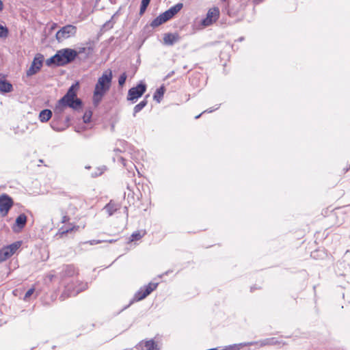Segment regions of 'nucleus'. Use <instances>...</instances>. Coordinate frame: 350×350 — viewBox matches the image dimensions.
Here are the masks:
<instances>
[{
	"label": "nucleus",
	"instance_id": "obj_10",
	"mask_svg": "<svg viewBox=\"0 0 350 350\" xmlns=\"http://www.w3.org/2000/svg\"><path fill=\"white\" fill-rule=\"evenodd\" d=\"M42 62H43V56L41 55H37L33 58V60L30 67L26 72L27 76L31 77V76L36 74L40 70V68L42 66Z\"/></svg>",
	"mask_w": 350,
	"mask_h": 350
},
{
	"label": "nucleus",
	"instance_id": "obj_31",
	"mask_svg": "<svg viewBox=\"0 0 350 350\" xmlns=\"http://www.w3.org/2000/svg\"><path fill=\"white\" fill-rule=\"evenodd\" d=\"M104 242V241L103 240H90V241H85V242H83V244H90L91 245H96V244H98V243H101Z\"/></svg>",
	"mask_w": 350,
	"mask_h": 350
},
{
	"label": "nucleus",
	"instance_id": "obj_4",
	"mask_svg": "<svg viewBox=\"0 0 350 350\" xmlns=\"http://www.w3.org/2000/svg\"><path fill=\"white\" fill-rule=\"evenodd\" d=\"M88 288V284L79 281H76L75 283L68 284L65 286V291L61 297H72L75 296L80 292L85 290Z\"/></svg>",
	"mask_w": 350,
	"mask_h": 350
},
{
	"label": "nucleus",
	"instance_id": "obj_29",
	"mask_svg": "<svg viewBox=\"0 0 350 350\" xmlns=\"http://www.w3.org/2000/svg\"><path fill=\"white\" fill-rule=\"evenodd\" d=\"M79 228V226H73L72 228H61L60 230L62 231L61 233L62 234H68V232L75 230H77Z\"/></svg>",
	"mask_w": 350,
	"mask_h": 350
},
{
	"label": "nucleus",
	"instance_id": "obj_40",
	"mask_svg": "<svg viewBox=\"0 0 350 350\" xmlns=\"http://www.w3.org/2000/svg\"><path fill=\"white\" fill-rule=\"evenodd\" d=\"M273 342H264L263 345H265L273 344Z\"/></svg>",
	"mask_w": 350,
	"mask_h": 350
},
{
	"label": "nucleus",
	"instance_id": "obj_13",
	"mask_svg": "<svg viewBox=\"0 0 350 350\" xmlns=\"http://www.w3.org/2000/svg\"><path fill=\"white\" fill-rule=\"evenodd\" d=\"M180 39L178 33H165L163 36V42L166 45L172 46Z\"/></svg>",
	"mask_w": 350,
	"mask_h": 350
},
{
	"label": "nucleus",
	"instance_id": "obj_33",
	"mask_svg": "<svg viewBox=\"0 0 350 350\" xmlns=\"http://www.w3.org/2000/svg\"><path fill=\"white\" fill-rule=\"evenodd\" d=\"M219 106L218 105V106H217L216 108H215V109H213V108L208 109H206V110L204 111L202 113H200V114H199V115L196 116L195 118H196V119L199 118L201 116V115H202V113H206V112L211 113V112L214 111L215 110L219 108Z\"/></svg>",
	"mask_w": 350,
	"mask_h": 350
},
{
	"label": "nucleus",
	"instance_id": "obj_20",
	"mask_svg": "<svg viewBox=\"0 0 350 350\" xmlns=\"http://www.w3.org/2000/svg\"><path fill=\"white\" fill-rule=\"evenodd\" d=\"M12 255L13 252H11V250H9L8 247H5L1 250H0V261H4L7 260Z\"/></svg>",
	"mask_w": 350,
	"mask_h": 350
},
{
	"label": "nucleus",
	"instance_id": "obj_41",
	"mask_svg": "<svg viewBox=\"0 0 350 350\" xmlns=\"http://www.w3.org/2000/svg\"><path fill=\"white\" fill-rule=\"evenodd\" d=\"M262 0H255L256 3L261 2Z\"/></svg>",
	"mask_w": 350,
	"mask_h": 350
},
{
	"label": "nucleus",
	"instance_id": "obj_37",
	"mask_svg": "<svg viewBox=\"0 0 350 350\" xmlns=\"http://www.w3.org/2000/svg\"><path fill=\"white\" fill-rule=\"evenodd\" d=\"M3 9V4L1 0H0V11H2Z\"/></svg>",
	"mask_w": 350,
	"mask_h": 350
},
{
	"label": "nucleus",
	"instance_id": "obj_1",
	"mask_svg": "<svg viewBox=\"0 0 350 350\" xmlns=\"http://www.w3.org/2000/svg\"><path fill=\"white\" fill-rule=\"evenodd\" d=\"M78 83L72 85L66 94L58 101L55 108V113H62L66 107H69L77 110L82 106L81 99L77 98L76 90Z\"/></svg>",
	"mask_w": 350,
	"mask_h": 350
},
{
	"label": "nucleus",
	"instance_id": "obj_26",
	"mask_svg": "<svg viewBox=\"0 0 350 350\" xmlns=\"http://www.w3.org/2000/svg\"><path fill=\"white\" fill-rule=\"evenodd\" d=\"M21 242L16 241L8 246V248L11 250V252H13V254L16 252V251L21 247Z\"/></svg>",
	"mask_w": 350,
	"mask_h": 350
},
{
	"label": "nucleus",
	"instance_id": "obj_16",
	"mask_svg": "<svg viewBox=\"0 0 350 350\" xmlns=\"http://www.w3.org/2000/svg\"><path fill=\"white\" fill-rule=\"evenodd\" d=\"M167 21H169L168 17L166 15L165 16V12H163L155 18L151 22L150 25L152 27H157Z\"/></svg>",
	"mask_w": 350,
	"mask_h": 350
},
{
	"label": "nucleus",
	"instance_id": "obj_24",
	"mask_svg": "<svg viewBox=\"0 0 350 350\" xmlns=\"http://www.w3.org/2000/svg\"><path fill=\"white\" fill-rule=\"evenodd\" d=\"M147 105V100H143L139 104L136 105L133 109V115L135 116L136 113H139L144 107H145Z\"/></svg>",
	"mask_w": 350,
	"mask_h": 350
},
{
	"label": "nucleus",
	"instance_id": "obj_34",
	"mask_svg": "<svg viewBox=\"0 0 350 350\" xmlns=\"http://www.w3.org/2000/svg\"><path fill=\"white\" fill-rule=\"evenodd\" d=\"M51 126L52 129L56 131H62L64 130V129H60V128L57 127V126H55L54 122H52L51 123Z\"/></svg>",
	"mask_w": 350,
	"mask_h": 350
},
{
	"label": "nucleus",
	"instance_id": "obj_30",
	"mask_svg": "<svg viewBox=\"0 0 350 350\" xmlns=\"http://www.w3.org/2000/svg\"><path fill=\"white\" fill-rule=\"evenodd\" d=\"M126 80V75L125 72L122 73L118 79V83L119 85L122 86L125 83V81Z\"/></svg>",
	"mask_w": 350,
	"mask_h": 350
},
{
	"label": "nucleus",
	"instance_id": "obj_38",
	"mask_svg": "<svg viewBox=\"0 0 350 350\" xmlns=\"http://www.w3.org/2000/svg\"><path fill=\"white\" fill-rule=\"evenodd\" d=\"M120 160H121V162H122V163L123 164V165L126 166V163H125V162H124V161H125L124 159V158H122V157H121V158H120Z\"/></svg>",
	"mask_w": 350,
	"mask_h": 350
},
{
	"label": "nucleus",
	"instance_id": "obj_11",
	"mask_svg": "<svg viewBox=\"0 0 350 350\" xmlns=\"http://www.w3.org/2000/svg\"><path fill=\"white\" fill-rule=\"evenodd\" d=\"M77 273L75 267L73 265H67L63 267L62 271L60 273L62 279L66 278L72 277Z\"/></svg>",
	"mask_w": 350,
	"mask_h": 350
},
{
	"label": "nucleus",
	"instance_id": "obj_3",
	"mask_svg": "<svg viewBox=\"0 0 350 350\" xmlns=\"http://www.w3.org/2000/svg\"><path fill=\"white\" fill-rule=\"evenodd\" d=\"M77 55V53L74 49H62L53 57L46 60V64L51 66H64L73 61Z\"/></svg>",
	"mask_w": 350,
	"mask_h": 350
},
{
	"label": "nucleus",
	"instance_id": "obj_18",
	"mask_svg": "<svg viewBox=\"0 0 350 350\" xmlns=\"http://www.w3.org/2000/svg\"><path fill=\"white\" fill-rule=\"evenodd\" d=\"M52 112L50 109H44L40 112L39 118L42 122H46L50 120Z\"/></svg>",
	"mask_w": 350,
	"mask_h": 350
},
{
	"label": "nucleus",
	"instance_id": "obj_42",
	"mask_svg": "<svg viewBox=\"0 0 350 350\" xmlns=\"http://www.w3.org/2000/svg\"><path fill=\"white\" fill-rule=\"evenodd\" d=\"M223 1H226V0H222Z\"/></svg>",
	"mask_w": 350,
	"mask_h": 350
},
{
	"label": "nucleus",
	"instance_id": "obj_36",
	"mask_svg": "<svg viewBox=\"0 0 350 350\" xmlns=\"http://www.w3.org/2000/svg\"><path fill=\"white\" fill-rule=\"evenodd\" d=\"M70 220V217L67 215H64L62 218V223H66Z\"/></svg>",
	"mask_w": 350,
	"mask_h": 350
},
{
	"label": "nucleus",
	"instance_id": "obj_19",
	"mask_svg": "<svg viewBox=\"0 0 350 350\" xmlns=\"http://www.w3.org/2000/svg\"><path fill=\"white\" fill-rule=\"evenodd\" d=\"M165 89L164 86H161L159 88H158L153 95V98L155 100L157 103H160L162 100L164 93H165Z\"/></svg>",
	"mask_w": 350,
	"mask_h": 350
},
{
	"label": "nucleus",
	"instance_id": "obj_7",
	"mask_svg": "<svg viewBox=\"0 0 350 350\" xmlns=\"http://www.w3.org/2000/svg\"><path fill=\"white\" fill-rule=\"evenodd\" d=\"M146 90V85L140 83L136 87L131 88L128 92L127 99L135 103L139 97H141Z\"/></svg>",
	"mask_w": 350,
	"mask_h": 350
},
{
	"label": "nucleus",
	"instance_id": "obj_35",
	"mask_svg": "<svg viewBox=\"0 0 350 350\" xmlns=\"http://www.w3.org/2000/svg\"><path fill=\"white\" fill-rule=\"evenodd\" d=\"M98 173L96 172V173H95V174H92V176L94 177V176H98L101 175V174L103 173V170H104V169H103V168H102V169H98Z\"/></svg>",
	"mask_w": 350,
	"mask_h": 350
},
{
	"label": "nucleus",
	"instance_id": "obj_25",
	"mask_svg": "<svg viewBox=\"0 0 350 350\" xmlns=\"http://www.w3.org/2000/svg\"><path fill=\"white\" fill-rule=\"evenodd\" d=\"M150 0H142L140 5L139 14L142 15L145 12L147 7L148 6Z\"/></svg>",
	"mask_w": 350,
	"mask_h": 350
},
{
	"label": "nucleus",
	"instance_id": "obj_32",
	"mask_svg": "<svg viewBox=\"0 0 350 350\" xmlns=\"http://www.w3.org/2000/svg\"><path fill=\"white\" fill-rule=\"evenodd\" d=\"M34 292V288H29L25 293V297H24V299L25 300H27V299H29L31 295Z\"/></svg>",
	"mask_w": 350,
	"mask_h": 350
},
{
	"label": "nucleus",
	"instance_id": "obj_22",
	"mask_svg": "<svg viewBox=\"0 0 350 350\" xmlns=\"http://www.w3.org/2000/svg\"><path fill=\"white\" fill-rule=\"evenodd\" d=\"M145 350H159L158 345L153 340H147L144 344Z\"/></svg>",
	"mask_w": 350,
	"mask_h": 350
},
{
	"label": "nucleus",
	"instance_id": "obj_2",
	"mask_svg": "<svg viewBox=\"0 0 350 350\" xmlns=\"http://www.w3.org/2000/svg\"><path fill=\"white\" fill-rule=\"evenodd\" d=\"M112 80L111 70L105 71L101 77L98 79L95 85L94 95H93V104L94 106H98L102 100L105 94L109 91Z\"/></svg>",
	"mask_w": 350,
	"mask_h": 350
},
{
	"label": "nucleus",
	"instance_id": "obj_8",
	"mask_svg": "<svg viewBox=\"0 0 350 350\" xmlns=\"http://www.w3.org/2000/svg\"><path fill=\"white\" fill-rule=\"evenodd\" d=\"M13 205V200L7 194L0 196V213L2 216H5Z\"/></svg>",
	"mask_w": 350,
	"mask_h": 350
},
{
	"label": "nucleus",
	"instance_id": "obj_15",
	"mask_svg": "<svg viewBox=\"0 0 350 350\" xmlns=\"http://www.w3.org/2000/svg\"><path fill=\"white\" fill-rule=\"evenodd\" d=\"M12 90V85L8 82L4 77L0 76V92L6 93Z\"/></svg>",
	"mask_w": 350,
	"mask_h": 350
},
{
	"label": "nucleus",
	"instance_id": "obj_6",
	"mask_svg": "<svg viewBox=\"0 0 350 350\" xmlns=\"http://www.w3.org/2000/svg\"><path fill=\"white\" fill-rule=\"evenodd\" d=\"M158 283L150 282L148 285L141 288L135 294L132 301H138L146 298L150 295L154 290L157 288Z\"/></svg>",
	"mask_w": 350,
	"mask_h": 350
},
{
	"label": "nucleus",
	"instance_id": "obj_27",
	"mask_svg": "<svg viewBox=\"0 0 350 350\" xmlns=\"http://www.w3.org/2000/svg\"><path fill=\"white\" fill-rule=\"evenodd\" d=\"M8 35V29L0 25V38H5Z\"/></svg>",
	"mask_w": 350,
	"mask_h": 350
},
{
	"label": "nucleus",
	"instance_id": "obj_14",
	"mask_svg": "<svg viewBox=\"0 0 350 350\" xmlns=\"http://www.w3.org/2000/svg\"><path fill=\"white\" fill-rule=\"evenodd\" d=\"M183 3H178L175 5L171 7L169 10H166L165 12V16L166 15L168 17V19H171L175 14H176L182 8Z\"/></svg>",
	"mask_w": 350,
	"mask_h": 350
},
{
	"label": "nucleus",
	"instance_id": "obj_12",
	"mask_svg": "<svg viewBox=\"0 0 350 350\" xmlns=\"http://www.w3.org/2000/svg\"><path fill=\"white\" fill-rule=\"evenodd\" d=\"M27 223V216L25 214L19 215L16 219L15 225L13 226V230L14 232H18L21 230Z\"/></svg>",
	"mask_w": 350,
	"mask_h": 350
},
{
	"label": "nucleus",
	"instance_id": "obj_39",
	"mask_svg": "<svg viewBox=\"0 0 350 350\" xmlns=\"http://www.w3.org/2000/svg\"><path fill=\"white\" fill-rule=\"evenodd\" d=\"M115 241H116V240H114V239H111V240H109V241H104V242H109V243H113Z\"/></svg>",
	"mask_w": 350,
	"mask_h": 350
},
{
	"label": "nucleus",
	"instance_id": "obj_17",
	"mask_svg": "<svg viewBox=\"0 0 350 350\" xmlns=\"http://www.w3.org/2000/svg\"><path fill=\"white\" fill-rule=\"evenodd\" d=\"M119 204L110 201L105 207L104 210L108 214L109 216H111L118 209H119Z\"/></svg>",
	"mask_w": 350,
	"mask_h": 350
},
{
	"label": "nucleus",
	"instance_id": "obj_23",
	"mask_svg": "<svg viewBox=\"0 0 350 350\" xmlns=\"http://www.w3.org/2000/svg\"><path fill=\"white\" fill-rule=\"evenodd\" d=\"M146 234L145 231H135L134 232L130 238V241H135L141 239Z\"/></svg>",
	"mask_w": 350,
	"mask_h": 350
},
{
	"label": "nucleus",
	"instance_id": "obj_21",
	"mask_svg": "<svg viewBox=\"0 0 350 350\" xmlns=\"http://www.w3.org/2000/svg\"><path fill=\"white\" fill-rule=\"evenodd\" d=\"M254 344V342H243L240 344H234L231 345H228L221 349V350H240L241 347H245L247 345H252Z\"/></svg>",
	"mask_w": 350,
	"mask_h": 350
},
{
	"label": "nucleus",
	"instance_id": "obj_28",
	"mask_svg": "<svg viewBox=\"0 0 350 350\" xmlns=\"http://www.w3.org/2000/svg\"><path fill=\"white\" fill-rule=\"evenodd\" d=\"M92 116V113L91 111H86L83 116V122L85 123L89 122L91 120Z\"/></svg>",
	"mask_w": 350,
	"mask_h": 350
},
{
	"label": "nucleus",
	"instance_id": "obj_9",
	"mask_svg": "<svg viewBox=\"0 0 350 350\" xmlns=\"http://www.w3.org/2000/svg\"><path fill=\"white\" fill-rule=\"evenodd\" d=\"M219 11L217 8H213L210 9L205 18L201 21V25L203 27H208L213 24V22L216 21L219 17Z\"/></svg>",
	"mask_w": 350,
	"mask_h": 350
},
{
	"label": "nucleus",
	"instance_id": "obj_5",
	"mask_svg": "<svg viewBox=\"0 0 350 350\" xmlns=\"http://www.w3.org/2000/svg\"><path fill=\"white\" fill-rule=\"evenodd\" d=\"M77 33V27L72 25H67L62 27L55 35L56 39L59 42L64 41Z\"/></svg>",
	"mask_w": 350,
	"mask_h": 350
}]
</instances>
